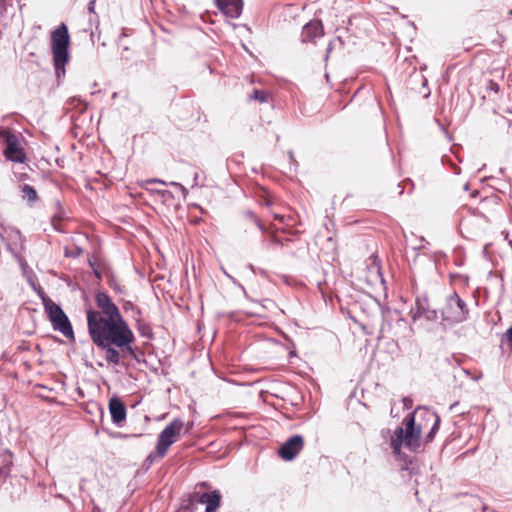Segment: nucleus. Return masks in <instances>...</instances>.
I'll return each mask as SVG.
<instances>
[{
  "instance_id": "obj_1",
  "label": "nucleus",
  "mask_w": 512,
  "mask_h": 512,
  "mask_svg": "<svg viewBox=\"0 0 512 512\" xmlns=\"http://www.w3.org/2000/svg\"><path fill=\"white\" fill-rule=\"evenodd\" d=\"M95 302L99 311L87 310V328L92 342L105 352L109 364L119 365L121 353L137 359L132 344L135 336L122 317L119 308L106 292H98Z\"/></svg>"
},
{
  "instance_id": "obj_2",
  "label": "nucleus",
  "mask_w": 512,
  "mask_h": 512,
  "mask_svg": "<svg viewBox=\"0 0 512 512\" xmlns=\"http://www.w3.org/2000/svg\"><path fill=\"white\" fill-rule=\"evenodd\" d=\"M402 424L404 427L398 426L390 436V447L393 455L404 461L405 466L402 469L408 470V463L412 461L402 454V446L411 452H419L422 446L421 433L426 428V424L418 419L416 410L408 414Z\"/></svg>"
},
{
  "instance_id": "obj_3",
  "label": "nucleus",
  "mask_w": 512,
  "mask_h": 512,
  "mask_svg": "<svg viewBox=\"0 0 512 512\" xmlns=\"http://www.w3.org/2000/svg\"><path fill=\"white\" fill-rule=\"evenodd\" d=\"M70 36L67 26L62 23L51 33V50L53 65L58 79L65 75V65L68 63Z\"/></svg>"
},
{
  "instance_id": "obj_4",
  "label": "nucleus",
  "mask_w": 512,
  "mask_h": 512,
  "mask_svg": "<svg viewBox=\"0 0 512 512\" xmlns=\"http://www.w3.org/2000/svg\"><path fill=\"white\" fill-rule=\"evenodd\" d=\"M440 316L444 327L454 326L468 319L469 308L466 302L454 291L446 297Z\"/></svg>"
},
{
  "instance_id": "obj_5",
  "label": "nucleus",
  "mask_w": 512,
  "mask_h": 512,
  "mask_svg": "<svg viewBox=\"0 0 512 512\" xmlns=\"http://www.w3.org/2000/svg\"><path fill=\"white\" fill-rule=\"evenodd\" d=\"M0 239L5 243L6 249L12 256L24 266L26 263L21 256V252L26 248V238L22 235L21 231L14 226L0 223Z\"/></svg>"
},
{
  "instance_id": "obj_6",
  "label": "nucleus",
  "mask_w": 512,
  "mask_h": 512,
  "mask_svg": "<svg viewBox=\"0 0 512 512\" xmlns=\"http://www.w3.org/2000/svg\"><path fill=\"white\" fill-rule=\"evenodd\" d=\"M184 422L176 418L168 424L158 435L156 453L158 458H163L169 447L176 441V437L180 434Z\"/></svg>"
},
{
  "instance_id": "obj_7",
  "label": "nucleus",
  "mask_w": 512,
  "mask_h": 512,
  "mask_svg": "<svg viewBox=\"0 0 512 512\" xmlns=\"http://www.w3.org/2000/svg\"><path fill=\"white\" fill-rule=\"evenodd\" d=\"M0 137L3 138L6 144L4 150L5 157L11 162L23 163L26 156L19 145L18 137L14 133L3 129H0Z\"/></svg>"
},
{
  "instance_id": "obj_8",
  "label": "nucleus",
  "mask_w": 512,
  "mask_h": 512,
  "mask_svg": "<svg viewBox=\"0 0 512 512\" xmlns=\"http://www.w3.org/2000/svg\"><path fill=\"white\" fill-rule=\"evenodd\" d=\"M410 316L413 322H416L421 317H424L425 320L429 322H435L439 319V312L430 307L426 296H418L415 300L414 307L410 310Z\"/></svg>"
},
{
  "instance_id": "obj_9",
  "label": "nucleus",
  "mask_w": 512,
  "mask_h": 512,
  "mask_svg": "<svg viewBox=\"0 0 512 512\" xmlns=\"http://www.w3.org/2000/svg\"><path fill=\"white\" fill-rule=\"evenodd\" d=\"M416 415H418L419 420L426 424V427L428 424H431L429 432L426 434L422 442L424 444L432 442L440 427L441 419L439 415L436 412L423 407L416 408Z\"/></svg>"
},
{
  "instance_id": "obj_10",
  "label": "nucleus",
  "mask_w": 512,
  "mask_h": 512,
  "mask_svg": "<svg viewBox=\"0 0 512 512\" xmlns=\"http://www.w3.org/2000/svg\"><path fill=\"white\" fill-rule=\"evenodd\" d=\"M303 445V437L301 435H293L279 447L278 454L282 459L291 461L299 454Z\"/></svg>"
},
{
  "instance_id": "obj_11",
  "label": "nucleus",
  "mask_w": 512,
  "mask_h": 512,
  "mask_svg": "<svg viewBox=\"0 0 512 512\" xmlns=\"http://www.w3.org/2000/svg\"><path fill=\"white\" fill-rule=\"evenodd\" d=\"M219 11L226 17L237 19L243 10L242 0H214Z\"/></svg>"
},
{
  "instance_id": "obj_12",
  "label": "nucleus",
  "mask_w": 512,
  "mask_h": 512,
  "mask_svg": "<svg viewBox=\"0 0 512 512\" xmlns=\"http://www.w3.org/2000/svg\"><path fill=\"white\" fill-rule=\"evenodd\" d=\"M324 35L323 25L320 20H311L306 23L301 31L302 43H314L316 39Z\"/></svg>"
},
{
  "instance_id": "obj_13",
  "label": "nucleus",
  "mask_w": 512,
  "mask_h": 512,
  "mask_svg": "<svg viewBox=\"0 0 512 512\" xmlns=\"http://www.w3.org/2000/svg\"><path fill=\"white\" fill-rule=\"evenodd\" d=\"M109 411L112 422L120 425L126 419L127 411L124 402L117 396H113L109 400Z\"/></svg>"
},
{
  "instance_id": "obj_14",
  "label": "nucleus",
  "mask_w": 512,
  "mask_h": 512,
  "mask_svg": "<svg viewBox=\"0 0 512 512\" xmlns=\"http://www.w3.org/2000/svg\"><path fill=\"white\" fill-rule=\"evenodd\" d=\"M39 296L41 297L42 299V303L44 305V308H45V311L47 312L48 314V317H49V320L50 322L51 321H54V319H56L57 317L61 316L64 311L63 309L58 305L56 304L55 302H53L45 293L42 289H40L39 291Z\"/></svg>"
},
{
  "instance_id": "obj_15",
  "label": "nucleus",
  "mask_w": 512,
  "mask_h": 512,
  "mask_svg": "<svg viewBox=\"0 0 512 512\" xmlns=\"http://www.w3.org/2000/svg\"><path fill=\"white\" fill-rule=\"evenodd\" d=\"M39 296L41 297L42 299V303L44 305V308H45V311L47 312L48 314V317H49V320L50 322L51 321H54V319H56L57 317L61 316L64 311L63 309L58 305L56 304L55 302H53L45 293L42 289H40L39 291Z\"/></svg>"
},
{
  "instance_id": "obj_16",
  "label": "nucleus",
  "mask_w": 512,
  "mask_h": 512,
  "mask_svg": "<svg viewBox=\"0 0 512 512\" xmlns=\"http://www.w3.org/2000/svg\"><path fill=\"white\" fill-rule=\"evenodd\" d=\"M51 324L54 330L61 332L67 338L74 339L71 322L65 313L51 321Z\"/></svg>"
},
{
  "instance_id": "obj_17",
  "label": "nucleus",
  "mask_w": 512,
  "mask_h": 512,
  "mask_svg": "<svg viewBox=\"0 0 512 512\" xmlns=\"http://www.w3.org/2000/svg\"><path fill=\"white\" fill-rule=\"evenodd\" d=\"M209 497H210V492H204V493L194 492L189 496L186 503L183 504V508L185 510H192L195 503L206 504Z\"/></svg>"
},
{
  "instance_id": "obj_18",
  "label": "nucleus",
  "mask_w": 512,
  "mask_h": 512,
  "mask_svg": "<svg viewBox=\"0 0 512 512\" xmlns=\"http://www.w3.org/2000/svg\"><path fill=\"white\" fill-rule=\"evenodd\" d=\"M21 198L28 203L29 206H33L38 200V194L34 187L29 184L21 186Z\"/></svg>"
},
{
  "instance_id": "obj_19",
  "label": "nucleus",
  "mask_w": 512,
  "mask_h": 512,
  "mask_svg": "<svg viewBox=\"0 0 512 512\" xmlns=\"http://www.w3.org/2000/svg\"><path fill=\"white\" fill-rule=\"evenodd\" d=\"M221 493L218 490H214L210 492V497L206 502L205 512H216V510L220 507L221 504Z\"/></svg>"
},
{
  "instance_id": "obj_20",
  "label": "nucleus",
  "mask_w": 512,
  "mask_h": 512,
  "mask_svg": "<svg viewBox=\"0 0 512 512\" xmlns=\"http://www.w3.org/2000/svg\"><path fill=\"white\" fill-rule=\"evenodd\" d=\"M137 323V330L139 331L140 335L142 337L152 339L153 338V331L151 326L148 323H145L140 318L139 320H136Z\"/></svg>"
},
{
  "instance_id": "obj_21",
  "label": "nucleus",
  "mask_w": 512,
  "mask_h": 512,
  "mask_svg": "<svg viewBox=\"0 0 512 512\" xmlns=\"http://www.w3.org/2000/svg\"><path fill=\"white\" fill-rule=\"evenodd\" d=\"M123 309L126 312L131 311L132 312V318L135 321L139 320L141 318V316H142L141 309L138 306H136L134 303H132L131 301H125L124 304H123Z\"/></svg>"
},
{
  "instance_id": "obj_22",
  "label": "nucleus",
  "mask_w": 512,
  "mask_h": 512,
  "mask_svg": "<svg viewBox=\"0 0 512 512\" xmlns=\"http://www.w3.org/2000/svg\"><path fill=\"white\" fill-rule=\"evenodd\" d=\"M244 217L247 220L251 221L262 232L266 231L265 226L261 223V221L258 219V217L251 210L245 211Z\"/></svg>"
},
{
  "instance_id": "obj_23",
  "label": "nucleus",
  "mask_w": 512,
  "mask_h": 512,
  "mask_svg": "<svg viewBox=\"0 0 512 512\" xmlns=\"http://www.w3.org/2000/svg\"><path fill=\"white\" fill-rule=\"evenodd\" d=\"M249 99L265 103L268 101V93L263 90L254 89L252 94L249 96Z\"/></svg>"
},
{
  "instance_id": "obj_24",
  "label": "nucleus",
  "mask_w": 512,
  "mask_h": 512,
  "mask_svg": "<svg viewBox=\"0 0 512 512\" xmlns=\"http://www.w3.org/2000/svg\"><path fill=\"white\" fill-rule=\"evenodd\" d=\"M108 284H109V287L112 290H114L115 292L120 293V294L124 293L123 287L117 282L116 279H114V278L110 279Z\"/></svg>"
},
{
  "instance_id": "obj_25",
  "label": "nucleus",
  "mask_w": 512,
  "mask_h": 512,
  "mask_svg": "<svg viewBox=\"0 0 512 512\" xmlns=\"http://www.w3.org/2000/svg\"><path fill=\"white\" fill-rule=\"evenodd\" d=\"M333 47H334V43L333 41H330L327 48H326V55H325V58L324 60L327 61L328 58H329V54L331 53V51L333 50Z\"/></svg>"
},
{
  "instance_id": "obj_26",
  "label": "nucleus",
  "mask_w": 512,
  "mask_h": 512,
  "mask_svg": "<svg viewBox=\"0 0 512 512\" xmlns=\"http://www.w3.org/2000/svg\"><path fill=\"white\" fill-rule=\"evenodd\" d=\"M155 192L160 194L163 198L172 197V193L168 190H155Z\"/></svg>"
},
{
  "instance_id": "obj_27",
  "label": "nucleus",
  "mask_w": 512,
  "mask_h": 512,
  "mask_svg": "<svg viewBox=\"0 0 512 512\" xmlns=\"http://www.w3.org/2000/svg\"><path fill=\"white\" fill-rule=\"evenodd\" d=\"M95 0H90L88 3V11L90 14H95Z\"/></svg>"
},
{
  "instance_id": "obj_28",
  "label": "nucleus",
  "mask_w": 512,
  "mask_h": 512,
  "mask_svg": "<svg viewBox=\"0 0 512 512\" xmlns=\"http://www.w3.org/2000/svg\"><path fill=\"white\" fill-rule=\"evenodd\" d=\"M506 339L508 342H512V325L507 329L505 333Z\"/></svg>"
},
{
  "instance_id": "obj_29",
  "label": "nucleus",
  "mask_w": 512,
  "mask_h": 512,
  "mask_svg": "<svg viewBox=\"0 0 512 512\" xmlns=\"http://www.w3.org/2000/svg\"><path fill=\"white\" fill-rule=\"evenodd\" d=\"M198 179H199V172L198 171H194L192 187L198 185Z\"/></svg>"
},
{
  "instance_id": "obj_30",
  "label": "nucleus",
  "mask_w": 512,
  "mask_h": 512,
  "mask_svg": "<svg viewBox=\"0 0 512 512\" xmlns=\"http://www.w3.org/2000/svg\"><path fill=\"white\" fill-rule=\"evenodd\" d=\"M171 185L173 186H176V187H179L181 189V191L183 192V194L185 195L187 193V190L186 188L181 185L180 183H177V182H171Z\"/></svg>"
},
{
  "instance_id": "obj_31",
  "label": "nucleus",
  "mask_w": 512,
  "mask_h": 512,
  "mask_svg": "<svg viewBox=\"0 0 512 512\" xmlns=\"http://www.w3.org/2000/svg\"><path fill=\"white\" fill-rule=\"evenodd\" d=\"M411 404H412V400L409 399V398H404L403 399V405L406 409H409L411 407Z\"/></svg>"
},
{
  "instance_id": "obj_32",
  "label": "nucleus",
  "mask_w": 512,
  "mask_h": 512,
  "mask_svg": "<svg viewBox=\"0 0 512 512\" xmlns=\"http://www.w3.org/2000/svg\"><path fill=\"white\" fill-rule=\"evenodd\" d=\"M154 460H155V455H154V454H152V453H150V454L147 456V458H146V460H145V461H146L149 465H151V464L154 462Z\"/></svg>"
},
{
  "instance_id": "obj_33",
  "label": "nucleus",
  "mask_w": 512,
  "mask_h": 512,
  "mask_svg": "<svg viewBox=\"0 0 512 512\" xmlns=\"http://www.w3.org/2000/svg\"><path fill=\"white\" fill-rule=\"evenodd\" d=\"M147 182H148V183H161V184H164V185L166 184V182H165V181H162V180H160V179H156V178L150 179V180H148Z\"/></svg>"
},
{
  "instance_id": "obj_34",
  "label": "nucleus",
  "mask_w": 512,
  "mask_h": 512,
  "mask_svg": "<svg viewBox=\"0 0 512 512\" xmlns=\"http://www.w3.org/2000/svg\"><path fill=\"white\" fill-rule=\"evenodd\" d=\"M272 241H273L275 244H277V245H280V246H282V245H283L282 241H281L280 239H278L277 237H273V238H272Z\"/></svg>"
},
{
  "instance_id": "obj_35",
  "label": "nucleus",
  "mask_w": 512,
  "mask_h": 512,
  "mask_svg": "<svg viewBox=\"0 0 512 512\" xmlns=\"http://www.w3.org/2000/svg\"><path fill=\"white\" fill-rule=\"evenodd\" d=\"M289 159L293 162H296L292 152H289Z\"/></svg>"
},
{
  "instance_id": "obj_36",
  "label": "nucleus",
  "mask_w": 512,
  "mask_h": 512,
  "mask_svg": "<svg viewBox=\"0 0 512 512\" xmlns=\"http://www.w3.org/2000/svg\"><path fill=\"white\" fill-rule=\"evenodd\" d=\"M421 78L423 80V86L425 87L427 85V80L423 76H421Z\"/></svg>"
},
{
  "instance_id": "obj_37",
  "label": "nucleus",
  "mask_w": 512,
  "mask_h": 512,
  "mask_svg": "<svg viewBox=\"0 0 512 512\" xmlns=\"http://www.w3.org/2000/svg\"><path fill=\"white\" fill-rule=\"evenodd\" d=\"M276 219H279L280 221H283V216L275 215Z\"/></svg>"
},
{
  "instance_id": "obj_38",
  "label": "nucleus",
  "mask_w": 512,
  "mask_h": 512,
  "mask_svg": "<svg viewBox=\"0 0 512 512\" xmlns=\"http://www.w3.org/2000/svg\"><path fill=\"white\" fill-rule=\"evenodd\" d=\"M199 485H200L201 487H207V486H208V484H207L206 482H202V483H200Z\"/></svg>"
},
{
  "instance_id": "obj_39",
  "label": "nucleus",
  "mask_w": 512,
  "mask_h": 512,
  "mask_svg": "<svg viewBox=\"0 0 512 512\" xmlns=\"http://www.w3.org/2000/svg\"><path fill=\"white\" fill-rule=\"evenodd\" d=\"M94 273H95V275H96V277H97V278H100V274H99V272H98V271L94 270Z\"/></svg>"
},
{
  "instance_id": "obj_40",
  "label": "nucleus",
  "mask_w": 512,
  "mask_h": 512,
  "mask_svg": "<svg viewBox=\"0 0 512 512\" xmlns=\"http://www.w3.org/2000/svg\"><path fill=\"white\" fill-rule=\"evenodd\" d=\"M477 194H478V192H477V191H474V192L472 193V197H476V195H477Z\"/></svg>"
},
{
  "instance_id": "obj_41",
  "label": "nucleus",
  "mask_w": 512,
  "mask_h": 512,
  "mask_svg": "<svg viewBox=\"0 0 512 512\" xmlns=\"http://www.w3.org/2000/svg\"><path fill=\"white\" fill-rule=\"evenodd\" d=\"M464 189H465V190H468V189H469L468 184H465V185H464Z\"/></svg>"
},
{
  "instance_id": "obj_42",
  "label": "nucleus",
  "mask_w": 512,
  "mask_h": 512,
  "mask_svg": "<svg viewBox=\"0 0 512 512\" xmlns=\"http://www.w3.org/2000/svg\"><path fill=\"white\" fill-rule=\"evenodd\" d=\"M382 333H383V327L380 329V336H379V338L382 337Z\"/></svg>"
},
{
  "instance_id": "obj_43",
  "label": "nucleus",
  "mask_w": 512,
  "mask_h": 512,
  "mask_svg": "<svg viewBox=\"0 0 512 512\" xmlns=\"http://www.w3.org/2000/svg\"><path fill=\"white\" fill-rule=\"evenodd\" d=\"M192 426H193V423H190V424L188 425L187 431H188Z\"/></svg>"
},
{
  "instance_id": "obj_44",
  "label": "nucleus",
  "mask_w": 512,
  "mask_h": 512,
  "mask_svg": "<svg viewBox=\"0 0 512 512\" xmlns=\"http://www.w3.org/2000/svg\"><path fill=\"white\" fill-rule=\"evenodd\" d=\"M430 94V91H428L426 94H425V97H428Z\"/></svg>"
},
{
  "instance_id": "obj_45",
  "label": "nucleus",
  "mask_w": 512,
  "mask_h": 512,
  "mask_svg": "<svg viewBox=\"0 0 512 512\" xmlns=\"http://www.w3.org/2000/svg\"><path fill=\"white\" fill-rule=\"evenodd\" d=\"M76 253H77V254H80V253H81V249L76 250Z\"/></svg>"
},
{
  "instance_id": "obj_46",
  "label": "nucleus",
  "mask_w": 512,
  "mask_h": 512,
  "mask_svg": "<svg viewBox=\"0 0 512 512\" xmlns=\"http://www.w3.org/2000/svg\"><path fill=\"white\" fill-rule=\"evenodd\" d=\"M76 253H77V254H80V253H81V249L76 250Z\"/></svg>"
},
{
  "instance_id": "obj_47",
  "label": "nucleus",
  "mask_w": 512,
  "mask_h": 512,
  "mask_svg": "<svg viewBox=\"0 0 512 512\" xmlns=\"http://www.w3.org/2000/svg\"><path fill=\"white\" fill-rule=\"evenodd\" d=\"M94 512H100V510L98 508H95Z\"/></svg>"
}]
</instances>
